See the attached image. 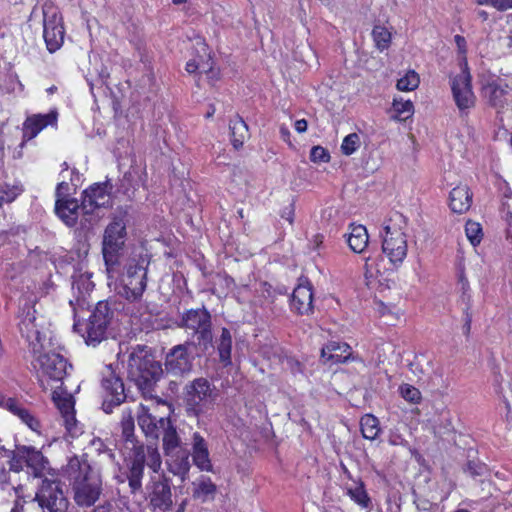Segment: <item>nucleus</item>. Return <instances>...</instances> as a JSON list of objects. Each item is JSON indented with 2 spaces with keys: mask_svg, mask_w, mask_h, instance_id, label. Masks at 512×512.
Instances as JSON below:
<instances>
[{
  "mask_svg": "<svg viewBox=\"0 0 512 512\" xmlns=\"http://www.w3.org/2000/svg\"><path fill=\"white\" fill-rule=\"evenodd\" d=\"M280 134H281V138L285 142L291 144V142H290V131H289V129L287 127L281 126L280 127Z\"/></svg>",
  "mask_w": 512,
  "mask_h": 512,
  "instance_id": "obj_54",
  "label": "nucleus"
},
{
  "mask_svg": "<svg viewBox=\"0 0 512 512\" xmlns=\"http://www.w3.org/2000/svg\"><path fill=\"white\" fill-rule=\"evenodd\" d=\"M216 493V485L208 477H202L195 483L194 497L206 501L213 498Z\"/></svg>",
  "mask_w": 512,
  "mask_h": 512,
  "instance_id": "obj_36",
  "label": "nucleus"
},
{
  "mask_svg": "<svg viewBox=\"0 0 512 512\" xmlns=\"http://www.w3.org/2000/svg\"><path fill=\"white\" fill-rule=\"evenodd\" d=\"M360 426L363 437L369 440L376 439L380 432L378 419L370 414H366L361 418Z\"/></svg>",
  "mask_w": 512,
  "mask_h": 512,
  "instance_id": "obj_35",
  "label": "nucleus"
},
{
  "mask_svg": "<svg viewBox=\"0 0 512 512\" xmlns=\"http://www.w3.org/2000/svg\"><path fill=\"white\" fill-rule=\"evenodd\" d=\"M18 457L35 477L53 475L48 459L35 447L26 445L18 447Z\"/></svg>",
  "mask_w": 512,
  "mask_h": 512,
  "instance_id": "obj_14",
  "label": "nucleus"
},
{
  "mask_svg": "<svg viewBox=\"0 0 512 512\" xmlns=\"http://www.w3.org/2000/svg\"><path fill=\"white\" fill-rule=\"evenodd\" d=\"M146 403H141L138 411V424L146 436L157 439L161 429L168 425L170 418L164 413H151L155 408H165V401L157 397H144Z\"/></svg>",
  "mask_w": 512,
  "mask_h": 512,
  "instance_id": "obj_7",
  "label": "nucleus"
},
{
  "mask_svg": "<svg viewBox=\"0 0 512 512\" xmlns=\"http://www.w3.org/2000/svg\"><path fill=\"white\" fill-rule=\"evenodd\" d=\"M170 471L182 479H185L189 470L190 462L186 452L173 453V457L168 460Z\"/></svg>",
  "mask_w": 512,
  "mask_h": 512,
  "instance_id": "obj_32",
  "label": "nucleus"
},
{
  "mask_svg": "<svg viewBox=\"0 0 512 512\" xmlns=\"http://www.w3.org/2000/svg\"><path fill=\"white\" fill-rule=\"evenodd\" d=\"M145 457H147V465L154 471L157 472L161 467V456L158 449L154 446H147Z\"/></svg>",
  "mask_w": 512,
  "mask_h": 512,
  "instance_id": "obj_46",
  "label": "nucleus"
},
{
  "mask_svg": "<svg viewBox=\"0 0 512 512\" xmlns=\"http://www.w3.org/2000/svg\"><path fill=\"white\" fill-rule=\"evenodd\" d=\"M57 122V112L51 111L47 114H34L28 116L23 123V138L30 140L36 137L48 125Z\"/></svg>",
  "mask_w": 512,
  "mask_h": 512,
  "instance_id": "obj_18",
  "label": "nucleus"
},
{
  "mask_svg": "<svg viewBox=\"0 0 512 512\" xmlns=\"http://www.w3.org/2000/svg\"><path fill=\"white\" fill-rule=\"evenodd\" d=\"M371 36L376 49L380 52L387 50L392 43V32L383 25H375L372 29Z\"/></svg>",
  "mask_w": 512,
  "mask_h": 512,
  "instance_id": "obj_31",
  "label": "nucleus"
},
{
  "mask_svg": "<svg viewBox=\"0 0 512 512\" xmlns=\"http://www.w3.org/2000/svg\"><path fill=\"white\" fill-rule=\"evenodd\" d=\"M472 193L466 185L454 187L449 194V206L455 213L462 214L470 208Z\"/></svg>",
  "mask_w": 512,
  "mask_h": 512,
  "instance_id": "obj_25",
  "label": "nucleus"
},
{
  "mask_svg": "<svg viewBox=\"0 0 512 512\" xmlns=\"http://www.w3.org/2000/svg\"><path fill=\"white\" fill-rule=\"evenodd\" d=\"M218 391L205 378H197L185 387V407L189 416L199 417L211 409L218 399Z\"/></svg>",
  "mask_w": 512,
  "mask_h": 512,
  "instance_id": "obj_5",
  "label": "nucleus"
},
{
  "mask_svg": "<svg viewBox=\"0 0 512 512\" xmlns=\"http://www.w3.org/2000/svg\"><path fill=\"white\" fill-rule=\"evenodd\" d=\"M127 372L144 397L151 396L154 386L163 374L160 362L155 360L146 347L141 346L133 348L129 353Z\"/></svg>",
  "mask_w": 512,
  "mask_h": 512,
  "instance_id": "obj_3",
  "label": "nucleus"
},
{
  "mask_svg": "<svg viewBox=\"0 0 512 512\" xmlns=\"http://www.w3.org/2000/svg\"><path fill=\"white\" fill-rule=\"evenodd\" d=\"M107 326L89 319L86 324V343L96 345L106 337Z\"/></svg>",
  "mask_w": 512,
  "mask_h": 512,
  "instance_id": "obj_33",
  "label": "nucleus"
},
{
  "mask_svg": "<svg viewBox=\"0 0 512 512\" xmlns=\"http://www.w3.org/2000/svg\"><path fill=\"white\" fill-rule=\"evenodd\" d=\"M21 193V189L13 186H1L0 187V208L4 203H10L16 199V197Z\"/></svg>",
  "mask_w": 512,
  "mask_h": 512,
  "instance_id": "obj_47",
  "label": "nucleus"
},
{
  "mask_svg": "<svg viewBox=\"0 0 512 512\" xmlns=\"http://www.w3.org/2000/svg\"><path fill=\"white\" fill-rule=\"evenodd\" d=\"M122 435L126 442H130L133 448H136L134 444V419L130 410L124 411L121 419Z\"/></svg>",
  "mask_w": 512,
  "mask_h": 512,
  "instance_id": "obj_41",
  "label": "nucleus"
},
{
  "mask_svg": "<svg viewBox=\"0 0 512 512\" xmlns=\"http://www.w3.org/2000/svg\"><path fill=\"white\" fill-rule=\"evenodd\" d=\"M395 112V117L398 120L404 121L410 118L414 113V105L410 100H404L403 98H395L392 104Z\"/></svg>",
  "mask_w": 512,
  "mask_h": 512,
  "instance_id": "obj_39",
  "label": "nucleus"
},
{
  "mask_svg": "<svg viewBox=\"0 0 512 512\" xmlns=\"http://www.w3.org/2000/svg\"><path fill=\"white\" fill-rule=\"evenodd\" d=\"M79 206L76 199L58 198L55 203V212L57 216L67 225L74 226L79 216Z\"/></svg>",
  "mask_w": 512,
  "mask_h": 512,
  "instance_id": "obj_23",
  "label": "nucleus"
},
{
  "mask_svg": "<svg viewBox=\"0 0 512 512\" xmlns=\"http://www.w3.org/2000/svg\"><path fill=\"white\" fill-rule=\"evenodd\" d=\"M202 74H206L209 83L214 84L219 79V71L214 68L213 63L211 69L204 71Z\"/></svg>",
  "mask_w": 512,
  "mask_h": 512,
  "instance_id": "obj_49",
  "label": "nucleus"
},
{
  "mask_svg": "<svg viewBox=\"0 0 512 512\" xmlns=\"http://www.w3.org/2000/svg\"><path fill=\"white\" fill-rule=\"evenodd\" d=\"M111 205L112 200L107 184H94L84 191L81 210L85 214L93 213L97 208Z\"/></svg>",
  "mask_w": 512,
  "mask_h": 512,
  "instance_id": "obj_15",
  "label": "nucleus"
},
{
  "mask_svg": "<svg viewBox=\"0 0 512 512\" xmlns=\"http://www.w3.org/2000/svg\"><path fill=\"white\" fill-rule=\"evenodd\" d=\"M12 512H24L23 505L16 503L12 509Z\"/></svg>",
  "mask_w": 512,
  "mask_h": 512,
  "instance_id": "obj_58",
  "label": "nucleus"
},
{
  "mask_svg": "<svg viewBox=\"0 0 512 512\" xmlns=\"http://www.w3.org/2000/svg\"><path fill=\"white\" fill-rule=\"evenodd\" d=\"M420 77L414 70L407 71L396 84V88L402 92L413 91L418 88Z\"/></svg>",
  "mask_w": 512,
  "mask_h": 512,
  "instance_id": "obj_40",
  "label": "nucleus"
},
{
  "mask_svg": "<svg viewBox=\"0 0 512 512\" xmlns=\"http://www.w3.org/2000/svg\"><path fill=\"white\" fill-rule=\"evenodd\" d=\"M151 504L162 510H167L172 506V493L167 483L157 482L154 484L151 494Z\"/></svg>",
  "mask_w": 512,
  "mask_h": 512,
  "instance_id": "obj_27",
  "label": "nucleus"
},
{
  "mask_svg": "<svg viewBox=\"0 0 512 512\" xmlns=\"http://www.w3.org/2000/svg\"><path fill=\"white\" fill-rule=\"evenodd\" d=\"M35 500L42 512H67L69 501L65 497L61 485L54 479H43Z\"/></svg>",
  "mask_w": 512,
  "mask_h": 512,
  "instance_id": "obj_9",
  "label": "nucleus"
},
{
  "mask_svg": "<svg viewBox=\"0 0 512 512\" xmlns=\"http://www.w3.org/2000/svg\"><path fill=\"white\" fill-rule=\"evenodd\" d=\"M347 495L360 507L364 509L370 507L371 500L362 482H355L352 486L347 487Z\"/></svg>",
  "mask_w": 512,
  "mask_h": 512,
  "instance_id": "obj_34",
  "label": "nucleus"
},
{
  "mask_svg": "<svg viewBox=\"0 0 512 512\" xmlns=\"http://www.w3.org/2000/svg\"><path fill=\"white\" fill-rule=\"evenodd\" d=\"M465 233L470 243L477 247L480 244V223L468 220L465 226Z\"/></svg>",
  "mask_w": 512,
  "mask_h": 512,
  "instance_id": "obj_45",
  "label": "nucleus"
},
{
  "mask_svg": "<svg viewBox=\"0 0 512 512\" xmlns=\"http://www.w3.org/2000/svg\"><path fill=\"white\" fill-rule=\"evenodd\" d=\"M307 121L305 119H299L294 123V128L298 133H303L307 130Z\"/></svg>",
  "mask_w": 512,
  "mask_h": 512,
  "instance_id": "obj_52",
  "label": "nucleus"
},
{
  "mask_svg": "<svg viewBox=\"0 0 512 512\" xmlns=\"http://www.w3.org/2000/svg\"><path fill=\"white\" fill-rule=\"evenodd\" d=\"M22 463H24V462L19 459L18 452H17L15 457L12 459L11 466H10L11 470H13L15 472L21 471L23 468Z\"/></svg>",
  "mask_w": 512,
  "mask_h": 512,
  "instance_id": "obj_50",
  "label": "nucleus"
},
{
  "mask_svg": "<svg viewBox=\"0 0 512 512\" xmlns=\"http://www.w3.org/2000/svg\"><path fill=\"white\" fill-rule=\"evenodd\" d=\"M7 406L9 410L15 413L29 428L34 431L39 428L38 420H36L33 415H31L26 409L18 406L14 400L9 399L7 401Z\"/></svg>",
  "mask_w": 512,
  "mask_h": 512,
  "instance_id": "obj_38",
  "label": "nucleus"
},
{
  "mask_svg": "<svg viewBox=\"0 0 512 512\" xmlns=\"http://www.w3.org/2000/svg\"><path fill=\"white\" fill-rule=\"evenodd\" d=\"M231 141L233 146L238 149L243 146L249 138V130L245 121L241 117H235L230 122Z\"/></svg>",
  "mask_w": 512,
  "mask_h": 512,
  "instance_id": "obj_28",
  "label": "nucleus"
},
{
  "mask_svg": "<svg viewBox=\"0 0 512 512\" xmlns=\"http://www.w3.org/2000/svg\"><path fill=\"white\" fill-rule=\"evenodd\" d=\"M461 73L452 82V91L456 104L460 110L474 106L476 97L471 90L470 74L467 71V63L462 64Z\"/></svg>",
  "mask_w": 512,
  "mask_h": 512,
  "instance_id": "obj_13",
  "label": "nucleus"
},
{
  "mask_svg": "<svg viewBox=\"0 0 512 512\" xmlns=\"http://www.w3.org/2000/svg\"><path fill=\"white\" fill-rule=\"evenodd\" d=\"M147 261L130 259L120 279L118 293L130 301L140 299L146 289Z\"/></svg>",
  "mask_w": 512,
  "mask_h": 512,
  "instance_id": "obj_6",
  "label": "nucleus"
},
{
  "mask_svg": "<svg viewBox=\"0 0 512 512\" xmlns=\"http://www.w3.org/2000/svg\"><path fill=\"white\" fill-rule=\"evenodd\" d=\"M163 432V449L168 457H173V453L180 446L181 440L178 436L176 428L171 424L164 426L161 429Z\"/></svg>",
  "mask_w": 512,
  "mask_h": 512,
  "instance_id": "obj_30",
  "label": "nucleus"
},
{
  "mask_svg": "<svg viewBox=\"0 0 512 512\" xmlns=\"http://www.w3.org/2000/svg\"><path fill=\"white\" fill-rule=\"evenodd\" d=\"M196 53V56L186 63V71L190 74L196 72L202 74L210 70L213 60L208 46L202 40L196 42Z\"/></svg>",
  "mask_w": 512,
  "mask_h": 512,
  "instance_id": "obj_22",
  "label": "nucleus"
},
{
  "mask_svg": "<svg viewBox=\"0 0 512 512\" xmlns=\"http://www.w3.org/2000/svg\"><path fill=\"white\" fill-rule=\"evenodd\" d=\"M382 259L379 256H369L364 265V277L368 286L372 285L380 274L379 265Z\"/></svg>",
  "mask_w": 512,
  "mask_h": 512,
  "instance_id": "obj_37",
  "label": "nucleus"
},
{
  "mask_svg": "<svg viewBox=\"0 0 512 512\" xmlns=\"http://www.w3.org/2000/svg\"><path fill=\"white\" fill-rule=\"evenodd\" d=\"M455 42L459 48V50L464 53L465 52V45H466V41L465 39L462 37V36H459V35H456L455 36Z\"/></svg>",
  "mask_w": 512,
  "mask_h": 512,
  "instance_id": "obj_55",
  "label": "nucleus"
},
{
  "mask_svg": "<svg viewBox=\"0 0 512 512\" xmlns=\"http://www.w3.org/2000/svg\"><path fill=\"white\" fill-rule=\"evenodd\" d=\"M360 147V137L356 133L347 135L341 144V151L344 155H352Z\"/></svg>",
  "mask_w": 512,
  "mask_h": 512,
  "instance_id": "obj_44",
  "label": "nucleus"
},
{
  "mask_svg": "<svg viewBox=\"0 0 512 512\" xmlns=\"http://www.w3.org/2000/svg\"><path fill=\"white\" fill-rule=\"evenodd\" d=\"M191 455L194 465L201 471L211 472L213 465L210 459L208 445L199 432H194L191 442Z\"/></svg>",
  "mask_w": 512,
  "mask_h": 512,
  "instance_id": "obj_17",
  "label": "nucleus"
},
{
  "mask_svg": "<svg viewBox=\"0 0 512 512\" xmlns=\"http://www.w3.org/2000/svg\"><path fill=\"white\" fill-rule=\"evenodd\" d=\"M91 275L88 273H82L74 276L72 283V291L74 299L70 300V305L76 309L75 306L83 308L87 303V298L94 288V284L91 281Z\"/></svg>",
  "mask_w": 512,
  "mask_h": 512,
  "instance_id": "obj_21",
  "label": "nucleus"
},
{
  "mask_svg": "<svg viewBox=\"0 0 512 512\" xmlns=\"http://www.w3.org/2000/svg\"><path fill=\"white\" fill-rule=\"evenodd\" d=\"M347 242L352 251L362 253L369 242L367 229L363 225H351Z\"/></svg>",
  "mask_w": 512,
  "mask_h": 512,
  "instance_id": "obj_26",
  "label": "nucleus"
},
{
  "mask_svg": "<svg viewBox=\"0 0 512 512\" xmlns=\"http://www.w3.org/2000/svg\"><path fill=\"white\" fill-rule=\"evenodd\" d=\"M165 367L168 373L175 376L191 371L192 362L186 345L175 346L166 356Z\"/></svg>",
  "mask_w": 512,
  "mask_h": 512,
  "instance_id": "obj_16",
  "label": "nucleus"
},
{
  "mask_svg": "<svg viewBox=\"0 0 512 512\" xmlns=\"http://www.w3.org/2000/svg\"><path fill=\"white\" fill-rule=\"evenodd\" d=\"M56 90V87L55 86H52L48 89V92L49 93H53L54 91Z\"/></svg>",
  "mask_w": 512,
  "mask_h": 512,
  "instance_id": "obj_62",
  "label": "nucleus"
},
{
  "mask_svg": "<svg viewBox=\"0 0 512 512\" xmlns=\"http://www.w3.org/2000/svg\"><path fill=\"white\" fill-rule=\"evenodd\" d=\"M66 473L71 480L73 499L79 507H91L103 492L100 473L85 458L74 456L69 459Z\"/></svg>",
  "mask_w": 512,
  "mask_h": 512,
  "instance_id": "obj_2",
  "label": "nucleus"
},
{
  "mask_svg": "<svg viewBox=\"0 0 512 512\" xmlns=\"http://www.w3.org/2000/svg\"><path fill=\"white\" fill-rule=\"evenodd\" d=\"M352 350L347 343L331 341L321 349V360L324 364H339L351 358Z\"/></svg>",
  "mask_w": 512,
  "mask_h": 512,
  "instance_id": "obj_19",
  "label": "nucleus"
},
{
  "mask_svg": "<svg viewBox=\"0 0 512 512\" xmlns=\"http://www.w3.org/2000/svg\"><path fill=\"white\" fill-rule=\"evenodd\" d=\"M8 451L4 448H0V458H4L7 456Z\"/></svg>",
  "mask_w": 512,
  "mask_h": 512,
  "instance_id": "obj_59",
  "label": "nucleus"
},
{
  "mask_svg": "<svg viewBox=\"0 0 512 512\" xmlns=\"http://www.w3.org/2000/svg\"><path fill=\"white\" fill-rule=\"evenodd\" d=\"M187 0H172V2L176 5H179V4H182V3H185Z\"/></svg>",
  "mask_w": 512,
  "mask_h": 512,
  "instance_id": "obj_60",
  "label": "nucleus"
},
{
  "mask_svg": "<svg viewBox=\"0 0 512 512\" xmlns=\"http://www.w3.org/2000/svg\"><path fill=\"white\" fill-rule=\"evenodd\" d=\"M399 392L401 396L411 404H419L421 402V392L418 388L410 384H402L399 387Z\"/></svg>",
  "mask_w": 512,
  "mask_h": 512,
  "instance_id": "obj_43",
  "label": "nucleus"
},
{
  "mask_svg": "<svg viewBox=\"0 0 512 512\" xmlns=\"http://www.w3.org/2000/svg\"><path fill=\"white\" fill-rule=\"evenodd\" d=\"M68 190V183L62 181L57 185L56 188V199L65 198L64 192Z\"/></svg>",
  "mask_w": 512,
  "mask_h": 512,
  "instance_id": "obj_51",
  "label": "nucleus"
},
{
  "mask_svg": "<svg viewBox=\"0 0 512 512\" xmlns=\"http://www.w3.org/2000/svg\"><path fill=\"white\" fill-rule=\"evenodd\" d=\"M170 411V405L165 401V408H155V410H151V413H164L165 416L169 417Z\"/></svg>",
  "mask_w": 512,
  "mask_h": 512,
  "instance_id": "obj_56",
  "label": "nucleus"
},
{
  "mask_svg": "<svg viewBox=\"0 0 512 512\" xmlns=\"http://www.w3.org/2000/svg\"><path fill=\"white\" fill-rule=\"evenodd\" d=\"M43 37L49 52L57 51L64 42L62 17L51 7L43 10Z\"/></svg>",
  "mask_w": 512,
  "mask_h": 512,
  "instance_id": "obj_11",
  "label": "nucleus"
},
{
  "mask_svg": "<svg viewBox=\"0 0 512 512\" xmlns=\"http://www.w3.org/2000/svg\"><path fill=\"white\" fill-rule=\"evenodd\" d=\"M470 325H471V316L466 315L465 324H464V331L465 333H468L470 331Z\"/></svg>",
  "mask_w": 512,
  "mask_h": 512,
  "instance_id": "obj_57",
  "label": "nucleus"
},
{
  "mask_svg": "<svg viewBox=\"0 0 512 512\" xmlns=\"http://www.w3.org/2000/svg\"><path fill=\"white\" fill-rule=\"evenodd\" d=\"M125 240V222L121 218H114L105 228L102 241V253L108 272H111L117 263L118 254L123 249Z\"/></svg>",
  "mask_w": 512,
  "mask_h": 512,
  "instance_id": "obj_8",
  "label": "nucleus"
},
{
  "mask_svg": "<svg viewBox=\"0 0 512 512\" xmlns=\"http://www.w3.org/2000/svg\"><path fill=\"white\" fill-rule=\"evenodd\" d=\"M388 441L391 445H403L405 443L404 438L399 434H391Z\"/></svg>",
  "mask_w": 512,
  "mask_h": 512,
  "instance_id": "obj_53",
  "label": "nucleus"
},
{
  "mask_svg": "<svg viewBox=\"0 0 512 512\" xmlns=\"http://www.w3.org/2000/svg\"><path fill=\"white\" fill-rule=\"evenodd\" d=\"M215 112V109H212L211 111H209L207 113V117H211L213 115V113Z\"/></svg>",
  "mask_w": 512,
  "mask_h": 512,
  "instance_id": "obj_63",
  "label": "nucleus"
},
{
  "mask_svg": "<svg viewBox=\"0 0 512 512\" xmlns=\"http://www.w3.org/2000/svg\"><path fill=\"white\" fill-rule=\"evenodd\" d=\"M102 388L104 390V410L109 413L110 406L120 405L126 398L124 384L116 375L112 365L105 367L103 371Z\"/></svg>",
  "mask_w": 512,
  "mask_h": 512,
  "instance_id": "obj_12",
  "label": "nucleus"
},
{
  "mask_svg": "<svg viewBox=\"0 0 512 512\" xmlns=\"http://www.w3.org/2000/svg\"><path fill=\"white\" fill-rule=\"evenodd\" d=\"M380 307L382 308L380 312L384 314L386 312V307L383 304H380Z\"/></svg>",
  "mask_w": 512,
  "mask_h": 512,
  "instance_id": "obj_61",
  "label": "nucleus"
},
{
  "mask_svg": "<svg viewBox=\"0 0 512 512\" xmlns=\"http://www.w3.org/2000/svg\"><path fill=\"white\" fill-rule=\"evenodd\" d=\"M145 453L142 446L136 448L135 457L131 462L128 474L129 486L132 492L140 490L144 474Z\"/></svg>",
  "mask_w": 512,
  "mask_h": 512,
  "instance_id": "obj_24",
  "label": "nucleus"
},
{
  "mask_svg": "<svg viewBox=\"0 0 512 512\" xmlns=\"http://www.w3.org/2000/svg\"><path fill=\"white\" fill-rule=\"evenodd\" d=\"M310 159L315 163H327L330 156L326 149L321 146H314L310 152Z\"/></svg>",
  "mask_w": 512,
  "mask_h": 512,
  "instance_id": "obj_48",
  "label": "nucleus"
},
{
  "mask_svg": "<svg viewBox=\"0 0 512 512\" xmlns=\"http://www.w3.org/2000/svg\"><path fill=\"white\" fill-rule=\"evenodd\" d=\"M219 359L224 366L231 364L232 335L227 328H222L221 334L216 341Z\"/></svg>",
  "mask_w": 512,
  "mask_h": 512,
  "instance_id": "obj_29",
  "label": "nucleus"
},
{
  "mask_svg": "<svg viewBox=\"0 0 512 512\" xmlns=\"http://www.w3.org/2000/svg\"><path fill=\"white\" fill-rule=\"evenodd\" d=\"M407 218L395 212L384 222L382 233V251L390 263L399 266L408 252Z\"/></svg>",
  "mask_w": 512,
  "mask_h": 512,
  "instance_id": "obj_4",
  "label": "nucleus"
},
{
  "mask_svg": "<svg viewBox=\"0 0 512 512\" xmlns=\"http://www.w3.org/2000/svg\"><path fill=\"white\" fill-rule=\"evenodd\" d=\"M43 318L36 316L34 307L23 310L20 321L21 334L29 342L33 353L37 356L40 381L44 389L52 390V400L58 408L67 432L75 437L81 433V427L75 417V401L71 393L63 388V379L67 375V360L55 352H44L50 343L48 330L44 329Z\"/></svg>",
  "mask_w": 512,
  "mask_h": 512,
  "instance_id": "obj_1",
  "label": "nucleus"
},
{
  "mask_svg": "<svg viewBox=\"0 0 512 512\" xmlns=\"http://www.w3.org/2000/svg\"><path fill=\"white\" fill-rule=\"evenodd\" d=\"M291 308L299 314L313 311V291L310 283H300L293 291Z\"/></svg>",
  "mask_w": 512,
  "mask_h": 512,
  "instance_id": "obj_20",
  "label": "nucleus"
},
{
  "mask_svg": "<svg viewBox=\"0 0 512 512\" xmlns=\"http://www.w3.org/2000/svg\"><path fill=\"white\" fill-rule=\"evenodd\" d=\"M111 317L112 312L110 310L108 303L100 301L97 303L89 319L107 326Z\"/></svg>",
  "mask_w": 512,
  "mask_h": 512,
  "instance_id": "obj_42",
  "label": "nucleus"
},
{
  "mask_svg": "<svg viewBox=\"0 0 512 512\" xmlns=\"http://www.w3.org/2000/svg\"><path fill=\"white\" fill-rule=\"evenodd\" d=\"M181 326L198 335L199 344L206 347L212 341L210 314L206 310H189L182 316Z\"/></svg>",
  "mask_w": 512,
  "mask_h": 512,
  "instance_id": "obj_10",
  "label": "nucleus"
}]
</instances>
